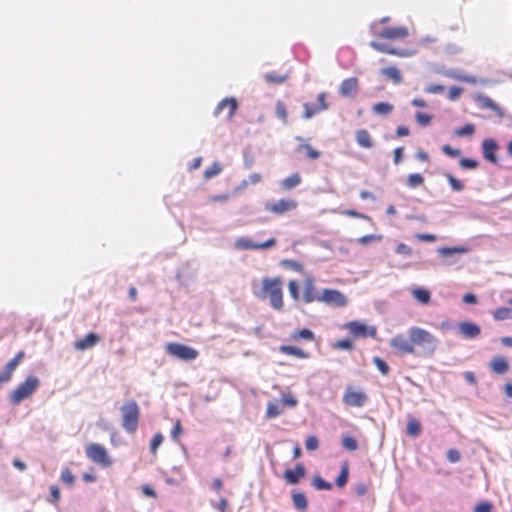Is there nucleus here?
I'll list each match as a JSON object with an SVG mask.
<instances>
[{"mask_svg": "<svg viewBox=\"0 0 512 512\" xmlns=\"http://www.w3.org/2000/svg\"><path fill=\"white\" fill-rule=\"evenodd\" d=\"M254 295L262 300L269 298L270 305L275 310L283 308V292L281 288V280L279 278L264 277L262 279V287L257 289L253 283Z\"/></svg>", "mask_w": 512, "mask_h": 512, "instance_id": "1", "label": "nucleus"}, {"mask_svg": "<svg viewBox=\"0 0 512 512\" xmlns=\"http://www.w3.org/2000/svg\"><path fill=\"white\" fill-rule=\"evenodd\" d=\"M408 336L411 337L413 348L419 349L416 353L422 357H432L439 345V340L432 333L420 327L409 328Z\"/></svg>", "mask_w": 512, "mask_h": 512, "instance_id": "2", "label": "nucleus"}, {"mask_svg": "<svg viewBox=\"0 0 512 512\" xmlns=\"http://www.w3.org/2000/svg\"><path fill=\"white\" fill-rule=\"evenodd\" d=\"M40 385V380L35 375H29L19 386L10 394L9 400L12 404H20L23 400L31 396Z\"/></svg>", "mask_w": 512, "mask_h": 512, "instance_id": "3", "label": "nucleus"}, {"mask_svg": "<svg viewBox=\"0 0 512 512\" xmlns=\"http://www.w3.org/2000/svg\"><path fill=\"white\" fill-rule=\"evenodd\" d=\"M122 427L128 433H134L138 427L139 406L136 401L130 400L121 407Z\"/></svg>", "mask_w": 512, "mask_h": 512, "instance_id": "4", "label": "nucleus"}, {"mask_svg": "<svg viewBox=\"0 0 512 512\" xmlns=\"http://www.w3.org/2000/svg\"><path fill=\"white\" fill-rule=\"evenodd\" d=\"M469 251L470 248L465 245L454 247L442 246L436 250L437 254L441 258L440 265L444 267L455 265L458 262L457 255L467 254Z\"/></svg>", "mask_w": 512, "mask_h": 512, "instance_id": "5", "label": "nucleus"}, {"mask_svg": "<svg viewBox=\"0 0 512 512\" xmlns=\"http://www.w3.org/2000/svg\"><path fill=\"white\" fill-rule=\"evenodd\" d=\"M166 351L169 355L183 360V361H192L195 360L198 356V351L190 346L180 344V343H168L166 345Z\"/></svg>", "mask_w": 512, "mask_h": 512, "instance_id": "6", "label": "nucleus"}, {"mask_svg": "<svg viewBox=\"0 0 512 512\" xmlns=\"http://www.w3.org/2000/svg\"><path fill=\"white\" fill-rule=\"evenodd\" d=\"M321 302L336 308H342L348 304L347 297L341 291L336 289L322 290Z\"/></svg>", "mask_w": 512, "mask_h": 512, "instance_id": "7", "label": "nucleus"}, {"mask_svg": "<svg viewBox=\"0 0 512 512\" xmlns=\"http://www.w3.org/2000/svg\"><path fill=\"white\" fill-rule=\"evenodd\" d=\"M87 457L95 463L101 464L102 466L111 465L112 461L109 458L106 449L100 444H90L86 448Z\"/></svg>", "mask_w": 512, "mask_h": 512, "instance_id": "8", "label": "nucleus"}, {"mask_svg": "<svg viewBox=\"0 0 512 512\" xmlns=\"http://www.w3.org/2000/svg\"><path fill=\"white\" fill-rule=\"evenodd\" d=\"M345 326L354 337L375 338L377 335V330L374 326H368L360 321H351L348 322Z\"/></svg>", "mask_w": 512, "mask_h": 512, "instance_id": "9", "label": "nucleus"}, {"mask_svg": "<svg viewBox=\"0 0 512 512\" xmlns=\"http://www.w3.org/2000/svg\"><path fill=\"white\" fill-rule=\"evenodd\" d=\"M390 347L401 354H416L413 348L411 337H406L403 334H397L390 339Z\"/></svg>", "mask_w": 512, "mask_h": 512, "instance_id": "10", "label": "nucleus"}, {"mask_svg": "<svg viewBox=\"0 0 512 512\" xmlns=\"http://www.w3.org/2000/svg\"><path fill=\"white\" fill-rule=\"evenodd\" d=\"M297 207V202L292 199H280L275 202H267L264 206L266 211L272 212L276 215H282L285 212L294 210Z\"/></svg>", "mask_w": 512, "mask_h": 512, "instance_id": "11", "label": "nucleus"}, {"mask_svg": "<svg viewBox=\"0 0 512 512\" xmlns=\"http://www.w3.org/2000/svg\"><path fill=\"white\" fill-rule=\"evenodd\" d=\"M368 400V397L363 391H354L350 387L347 388L343 394V402L351 407H363Z\"/></svg>", "mask_w": 512, "mask_h": 512, "instance_id": "12", "label": "nucleus"}, {"mask_svg": "<svg viewBox=\"0 0 512 512\" xmlns=\"http://www.w3.org/2000/svg\"><path fill=\"white\" fill-rule=\"evenodd\" d=\"M481 148L482 155L485 160L492 164H496L498 162L496 151L498 150L499 145L496 140L493 138L484 139Z\"/></svg>", "mask_w": 512, "mask_h": 512, "instance_id": "13", "label": "nucleus"}, {"mask_svg": "<svg viewBox=\"0 0 512 512\" xmlns=\"http://www.w3.org/2000/svg\"><path fill=\"white\" fill-rule=\"evenodd\" d=\"M474 101L481 109H490L494 111L497 116L503 117L504 116V110L496 103L494 102L489 96L478 93L474 96Z\"/></svg>", "mask_w": 512, "mask_h": 512, "instance_id": "14", "label": "nucleus"}, {"mask_svg": "<svg viewBox=\"0 0 512 512\" xmlns=\"http://www.w3.org/2000/svg\"><path fill=\"white\" fill-rule=\"evenodd\" d=\"M321 292L315 289L314 280L310 277L306 278L304 281V292H303V301L305 303H311L314 301L321 302Z\"/></svg>", "mask_w": 512, "mask_h": 512, "instance_id": "15", "label": "nucleus"}, {"mask_svg": "<svg viewBox=\"0 0 512 512\" xmlns=\"http://www.w3.org/2000/svg\"><path fill=\"white\" fill-rule=\"evenodd\" d=\"M457 329L465 339H475L481 333L480 326L470 321L458 323Z\"/></svg>", "mask_w": 512, "mask_h": 512, "instance_id": "16", "label": "nucleus"}, {"mask_svg": "<svg viewBox=\"0 0 512 512\" xmlns=\"http://www.w3.org/2000/svg\"><path fill=\"white\" fill-rule=\"evenodd\" d=\"M306 469L302 463L296 464L294 469H287L284 472V479L288 484L296 485L305 476Z\"/></svg>", "mask_w": 512, "mask_h": 512, "instance_id": "17", "label": "nucleus"}, {"mask_svg": "<svg viewBox=\"0 0 512 512\" xmlns=\"http://www.w3.org/2000/svg\"><path fill=\"white\" fill-rule=\"evenodd\" d=\"M100 341L98 334L90 332L84 338L74 342L73 346L78 351H84L94 347Z\"/></svg>", "mask_w": 512, "mask_h": 512, "instance_id": "18", "label": "nucleus"}, {"mask_svg": "<svg viewBox=\"0 0 512 512\" xmlns=\"http://www.w3.org/2000/svg\"><path fill=\"white\" fill-rule=\"evenodd\" d=\"M358 89V79L356 77L346 78L341 82L339 94L342 97H351Z\"/></svg>", "mask_w": 512, "mask_h": 512, "instance_id": "19", "label": "nucleus"}, {"mask_svg": "<svg viewBox=\"0 0 512 512\" xmlns=\"http://www.w3.org/2000/svg\"><path fill=\"white\" fill-rule=\"evenodd\" d=\"M229 107L228 117L231 118L237 110L238 103L234 97H226L222 99L214 110V116L217 117L223 111L224 108Z\"/></svg>", "mask_w": 512, "mask_h": 512, "instance_id": "20", "label": "nucleus"}, {"mask_svg": "<svg viewBox=\"0 0 512 512\" xmlns=\"http://www.w3.org/2000/svg\"><path fill=\"white\" fill-rule=\"evenodd\" d=\"M489 366L491 370L498 375H504L509 370V363L504 356L494 357L490 361Z\"/></svg>", "mask_w": 512, "mask_h": 512, "instance_id": "21", "label": "nucleus"}, {"mask_svg": "<svg viewBox=\"0 0 512 512\" xmlns=\"http://www.w3.org/2000/svg\"><path fill=\"white\" fill-rule=\"evenodd\" d=\"M408 35V30L406 27H393V28H385L378 33L379 37L386 39H397L404 38Z\"/></svg>", "mask_w": 512, "mask_h": 512, "instance_id": "22", "label": "nucleus"}, {"mask_svg": "<svg viewBox=\"0 0 512 512\" xmlns=\"http://www.w3.org/2000/svg\"><path fill=\"white\" fill-rule=\"evenodd\" d=\"M355 140L362 148H372L374 143L371 139L370 133L366 129H359L355 132Z\"/></svg>", "mask_w": 512, "mask_h": 512, "instance_id": "23", "label": "nucleus"}, {"mask_svg": "<svg viewBox=\"0 0 512 512\" xmlns=\"http://www.w3.org/2000/svg\"><path fill=\"white\" fill-rule=\"evenodd\" d=\"M439 73H441L442 75H444L448 78L455 79L458 81H463V82H466L469 84H475L477 82V80L474 76L459 74L454 69H447V70L439 71Z\"/></svg>", "mask_w": 512, "mask_h": 512, "instance_id": "24", "label": "nucleus"}, {"mask_svg": "<svg viewBox=\"0 0 512 512\" xmlns=\"http://www.w3.org/2000/svg\"><path fill=\"white\" fill-rule=\"evenodd\" d=\"M279 351L287 355L296 356L300 359L308 358V353H306L304 350L296 346L281 345L279 347Z\"/></svg>", "mask_w": 512, "mask_h": 512, "instance_id": "25", "label": "nucleus"}, {"mask_svg": "<svg viewBox=\"0 0 512 512\" xmlns=\"http://www.w3.org/2000/svg\"><path fill=\"white\" fill-rule=\"evenodd\" d=\"M412 295L419 303L424 305L429 304L431 301L430 291L422 287H417L413 289Z\"/></svg>", "mask_w": 512, "mask_h": 512, "instance_id": "26", "label": "nucleus"}, {"mask_svg": "<svg viewBox=\"0 0 512 512\" xmlns=\"http://www.w3.org/2000/svg\"><path fill=\"white\" fill-rule=\"evenodd\" d=\"M257 243L249 237H239L234 242V247L237 250H256Z\"/></svg>", "mask_w": 512, "mask_h": 512, "instance_id": "27", "label": "nucleus"}, {"mask_svg": "<svg viewBox=\"0 0 512 512\" xmlns=\"http://www.w3.org/2000/svg\"><path fill=\"white\" fill-rule=\"evenodd\" d=\"M301 183V176L299 173H293L281 181V187L284 190H291Z\"/></svg>", "mask_w": 512, "mask_h": 512, "instance_id": "28", "label": "nucleus"}, {"mask_svg": "<svg viewBox=\"0 0 512 512\" xmlns=\"http://www.w3.org/2000/svg\"><path fill=\"white\" fill-rule=\"evenodd\" d=\"M380 72L382 75H385L393 80L395 84H400L402 82L401 72L394 66L382 68Z\"/></svg>", "mask_w": 512, "mask_h": 512, "instance_id": "29", "label": "nucleus"}, {"mask_svg": "<svg viewBox=\"0 0 512 512\" xmlns=\"http://www.w3.org/2000/svg\"><path fill=\"white\" fill-rule=\"evenodd\" d=\"M394 109V106L388 102H378L373 105L372 112L376 115L388 116Z\"/></svg>", "mask_w": 512, "mask_h": 512, "instance_id": "30", "label": "nucleus"}, {"mask_svg": "<svg viewBox=\"0 0 512 512\" xmlns=\"http://www.w3.org/2000/svg\"><path fill=\"white\" fill-rule=\"evenodd\" d=\"M348 478H349V466H348L347 462H344L341 466L339 475L336 477V480H335L336 486L338 488H343L347 484Z\"/></svg>", "mask_w": 512, "mask_h": 512, "instance_id": "31", "label": "nucleus"}, {"mask_svg": "<svg viewBox=\"0 0 512 512\" xmlns=\"http://www.w3.org/2000/svg\"><path fill=\"white\" fill-rule=\"evenodd\" d=\"M296 152L305 151L306 157L311 160H316L321 156V152L314 149L310 144H299L296 149Z\"/></svg>", "mask_w": 512, "mask_h": 512, "instance_id": "32", "label": "nucleus"}, {"mask_svg": "<svg viewBox=\"0 0 512 512\" xmlns=\"http://www.w3.org/2000/svg\"><path fill=\"white\" fill-rule=\"evenodd\" d=\"M422 426L421 423L416 419L409 420L406 428V433L410 437H418L421 434Z\"/></svg>", "mask_w": 512, "mask_h": 512, "instance_id": "33", "label": "nucleus"}, {"mask_svg": "<svg viewBox=\"0 0 512 512\" xmlns=\"http://www.w3.org/2000/svg\"><path fill=\"white\" fill-rule=\"evenodd\" d=\"M303 108H304V112H303L302 117L306 120L311 119L318 113L322 112V110L319 108L318 104H312V103L305 102L303 104Z\"/></svg>", "mask_w": 512, "mask_h": 512, "instance_id": "34", "label": "nucleus"}, {"mask_svg": "<svg viewBox=\"0 0 512 512\" xmlns=\"http://www.w3.org/2000/svg\"><path fill=\"white\" fill-rule=\"evenodd\" d=\"M293 505L298 510H304L308 506L307 498L302 492H295L292 494Z\"/></svg>", "mask_w": 512, "mask_h": 512, "instance_id": "35", "label": "nucleus"}, {"mask_svg": "<svg viewBox=\"0 0 512 512\" xmlns=\"http://www.w3.org/2000/svg\"><path fill=\"white\" fill-rule=\"evenodd\" d=\"M292 338L295 340L303 339V340H307V341H313L315 339V334L312 330H310L308 328H302L298 331H295L292 334Z\"/></svg>", "mask_w": 512, "mask_h": 512, "instance_id": "36", "label": "nucleus"}, {"mask_svg": "<svg viewBox=\"0 0 512 512\" xmlns=\"http://www.w3.org/2000/svg\"><path fill=\"white\" fill-rule=\"evenodd\" d=\"M283 412L280 405L274 402H268L267 409H266V418L273 419L281 415Z\"/></svg>", "mask_w": 512, "mask_h": 512, "instance_id": "37", "label": "nucleus"}, {"mask_svg": "<svg viewBox=\"0 0 512 512\" xmlns=\"http://www.w3.org/2000/svg\"><path fill=\"white\" fill-rule=\"evenodd\" d=\"M493 316L497 321L512 319V309L508 307H500L494 311Z\"/></svg>", "mask_w": 512, "mask_h": 512, "instance_id": "38", "label": "nucleus"}, {"mask_svg": "<svg viewBox=\"0 0 512 512\" xmlns=\"http://www.w3.org/2000/svg\"><path fill=\"white\" fill-rule=\"evenodd\" d=\"M424 183V177L419 173L409 174L406 185L409 188H416Z\"/></svg>", "mask_w": 512, "mask_h": 512, "instance_id": "39", "label": "nucleus"}, {"mask_svg": "<svg viewBox=\"0 0 512 512\" xmlns=\"http://www.w3.org/2000/svg\"><path fill=\"white\" fill-rule=\"evenodd\" d=\"M312 485L317 490H326L329 491L332 489V484L325 479H323L321 476H315L312 480Z\"/></svg>", "mask_w": 512, "mask_h": 512, "instance_id": "40", "label": "nucleus"}, {"mask_svg": "<svg viewBox=\"0 0 512 512\" xmlns=\"http://www.w3.org/2000/svg\"><path fill=\"white\" fill-rule=\"evenodd\" d=\"M475 131V125L472 123H467L464 126L455 130V135L459 137H467L471 136Z\"/></svg>", "mask_w": 512, "mask_h": 512, "instance_id": "41", "label": "nucleus"}, {"mask_svg": "<svg viewBox=\"0 0 512 512\" xmlns=\"http://www.w3.org/2000/svg\"><path fill=\"white\" fill-rule=\"evenodd\" d=\"M445 176L453 191L461 192L464 190V184L459 179L455 178L450 173H446Z\"/></svg>", "mask_w": 512, "mask_h": 512, "instance_id": "42", "label": "nucleus"}, {"mask_svg": "<svg viewBox=\"0 0 512 512\" xmlns=\"http://www.w3.org/2000/svg\"><path fill=\"white\" fill-rule=\"evenodd\" d=\"M275 114H276V117L281 119L284 123L287 122V109H286V105L284 104V102L278 100L276 102V108H275Z\"/></svg>", "mask_w": 512, "mask_h": 512, "instance_id": "43", "label": "nucleus"}, {"mask_svg": "<svg viewBox=\"0 0 512 512\" xmlns=\"http://www.w3.org/2000/svg\"><path fill=\"white\" fill-rule=\"evenodd\" d=\"M281 265L284 268L291 269V270H293L295 272H302L303 271V265L300 262L295 261V260L284 259V260L281 261Z\"/></svg>", "mask_w": 512, "mask_h": 512, "instance_id": "44", "label": "nucleus"}, {"mask_svg": "<svg viewBox=\"0 0 512 512\" xmlns=\"http://www.w3.org/2000/svg\"><path fill=\"white\" fill-rule=\"evenodd\" d=\"M163 440H164V436L160 432L156 433L153 436V438L151 439V442H150V452L152 454H154V455L156 454L158 448L163 443Z\"/></svg>", "mask_w": 512, "mask_h": 512, "instance_id": "45", "label": "nucleus"}, {"mask_svg": "<svg viewBox=\"0 0 512 512\" xmlns=\"http://www.w3.org/2000/svg\"><path fill=\"white\" fill-rule=\"evenodd\" d=\"M222 171V166L218 162H214L211 167L207 168L204 172V177L206 179H211Z\"/></svg>", "mask_w": 512, "mask_h": 512, "instance_id": "46", "label": "nucleus"}, {"mask_svg": "<svg viewBox=\"0 0 512 512\" xmlns=\"http://www.w3.org/2000/svg\"><path fill=\"white\" fill-rule=\"evenodd\" d=\"M373 363L382 375H387L390 371L389 365L380 357H373Z\"/></svg>", "mask_w": 512, "mask_h": 512, "instance_id": "47", "label": "nucleus"}, {"mask_svg": "<svg viewBox=\"0 0 512 512\" xmlns=\"http://www.w3.org/2000/svg\"><path fill=\"white\" fill-rule=\"evenodd\" d=\"M266 82L273 84H282L286 81L287 75H278L275 73H267L264 75Z\"/></svg>", "mask_w": 512, "mask_h": 512, "instance_id": "48", "label": "nucleus"}, {"mask_svg": "<svg viewBox=\"0 0 512 512\" xmlns=\"http://www.w3.org/2000/svg\"><path fill=\"white\" fill-rule=\"evenodd\" d=\"M415 119L420 126L426 127L431 123L432 115L417 111L415 113Z\"/></svg>", "mask_w": 512, "mask_h": 512, "instance_id": "49", "label": "nucleus"}, {"mask_svg": "<svg viewBox=\"0 0 512 512\" xmlns=\"http://www.w3.org/2000/svg\"><path fill=\"white\" fill-rule=\"evenodd\" d=\"M342 446L348 451H355L358 448V442L354 437L346 436L342 439Z\"/></svg>", "mask_w": 512, "mask_h": 512, "instance_id": "50", "label": "nucleus"}, {"mask_svg": "<svg viewBox=\"0 0 512 512\" xmlns=\"http://www.w3.org/2000/svg\"><path fill=\"white\" fill-rule=\"evenodd\" d=\"M61 480L69 485V486H72L75 482V476L73 475V473L71 472V470L69 468H64L62 471H61Z\"/></svg>", "mask_w": 512, "mask_h": 512, "instance_id": "51", "label": "nucleus"}, {"mask_svg": "<svg viewBox=\"0 0 512 512\" xmlns=\"http://www.w3.org/2000/svg\"><path fill=\"white\" fill-rule=\"evenodd\" d=\"M459 165L462 169H476L479 166V162L472 158H461Z\"/></svg>", "mask_w": 512, "mask_h": 512, "instance_id": "52", "label": "nucleus"}, {"mask_svg": "<svg viewBox=\"0 0 512 512\" xmlns=\"http://www.w3.org/2000/svg\"><path fill=\"white\" fill-rule=\"evenodd\" d=\"M60 489L57 485L50 486V496L48 498V502L51 504H55L60 500Z\"/></svg>", "mask_w": 512, "mask_h": 512, "instance_id": "53", "label": "nucleus"}, {"mask_svg": "<svg viewBox=\"0 0 512 512\" xmlns=\"http://www.w3.org/2000/svg\"><path fill=\"white\" fill-rule=\"evenodd\" d=\"M319 446V440L316 436H309L305 441V447L308 451H314Z\"/></svg>", "mask_w": 512, "mask_h": 512, "instance_id": "54", "label": "nucleus"}, {"mask_svg": "<svg viewBox=\"0 0 512 512\" xmlns=\"http://www.w3.org/2000/svg\"><path fill=\"white\" fill-rule=\"evenodd\" d=\"M446 457H447V460L451 463H457L461 459L460 452L455 448L449 449L447 451Z\"/></svg>", "mask_w": 512, "mask_h": 512, "instance_id": "55", "label": "nucleus"}, {"mask_svg": "<svg viewBox=\"0 0 512 512\" xmlns=\"http://www.w3.org/2000/svg\"><path fill=\"white\" fill-rule=\"evenodd\" d=\"M288 289H289V293H290L291 297L294 300H298L299 299V285H298V283L295 280H291L289 282V284H288Z\"/></svg>", "mask_w": 512, "mask_h": 512, "instance_id": "56", "label": "nucleus"}, {"mask_svg": "<svg viewBox=\"0 0 512 512\" xmlns=\"http://www.w3.org/2000/svg\"><path fill=\"white\" fill-rule=\"evenodd\" d=\"M334 348L342 349V350H351L353 348V342L350 339L338 340L334 344Z\"/></svg>", "mask_w": 512, "mask_h": 512, "instance_id": "57", "label": "nucleus"}, {"mask_svg": "<svg viewBox=\"0 0 512 512\" xmlns=\"http://www.w3.org/2000/svg\"><path fill=\"white\" fill-rule=\"evenodd\" d=\"M462 92H463V88L458 87V86H453L449 89L448 99L450 101H456L460 97Z\"/></svg>", "mask_w": 512, "mask_h": 512, "instance_id": "58", "label": "nucleus"}, {"mask_svg": "<svg viewBox=\"0 0 512 512\" xmlns=\"http://www.w3.org/2000/svg\"><path fill=\"white\" fill-rule=\"evenodd\" d=\"M370 46L375 49L376 51L383 52L389 54V51H391V47H389L387 44L380 43L377 41H371Z\"/></svg>", "mask_w": 512, "mask_h": 512, "instance_id": "59", "label": "nucleus"}, {"mask_svg": "<svg viewBox=\"0 0 512 512\" xmlns=\"http://www.w3.org/2000/svg\"><path fill=\"white\" fill-rule=\"evenodd\" d=\"M395 252L399 255L411 256L412 249L404 243H399L395 249Z\"/></svg>", "mask_w": 512, "mask_h": 512, "instance_id": "60", "label": "nucleus"}, {"mask_svg": "<svg viewBox=\"0 0 512 512\" xmlns=\"http://www.w3.org/2000/svg\"><path fill=\"white\" fill-rule=\"evenodd\" d=\"M444 90H445V87L441 84H431L424 88V91L426 93H431V94L442 93Z\"/></svg>", "mask_w": 512, "mask_h": 512, "instance_id": "61", "label": "nucleus"}, {"mask_svg": "<svg viewBox=\"0 0 512 512\" xmlns=\"http://www.w3.org/2000/svg\"><path fill=\"white\" fill-rule=\"evenodd\" d=\"M492 509H493L492 503L484 501L475 506L474 512H491Z\"/></svg>", "mask_w": 512, "mask_h": 512, "instance_id": "62", "label": "nucleus"}, {"mask_svg": "<svg viewBox=\"0 0 512 512\" xmlns=\"http://www.w3.org/2000/svg\"><path fill=\"white\" fill-rule=\"evenodd\" d=\"M282 402L284 405L295 407L298 403L297 399L291 394L287 393L282 396Z\"/></svg>", "mask_w": 512, "mask_h": 512, "instance_id": "63", "label": "nucleus"}, {"mask_svg": "<svg viewBox=\"0 0 512 512\" xmlns=\"http://www.w3.org/2000/svg\"><path fill=\"white\" fill-rule=\"evenodd\" d=\"M442 152L450 157H458L461 154L459 149H454L448 144L442 146Z\"/></svg>", "mask_w": 512, "mask_h": 512, "instance_id": "64", "label": "nucleus"}]
</instances>
